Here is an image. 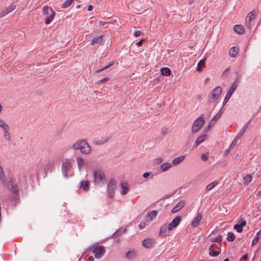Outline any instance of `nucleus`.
<instances>
[{
  "mask_svg": "<svg viewBox=\"0 0 261 261\" xmlns=\"http://www.w3.org/2000/svg\"><path fill=\"white\" fill-rule=\"evenodd\" d=\"M74 150H79L82 154H89L91 153L92 148L86 140H77L72 146Z\"/></svg>",
  "mask_w": 261,
  "mask_h": 261,
  "instance_id": "1",
  "label": "nucleus"
},
{
  "mask_svg": "<svg viewBox=\"0 0 261 261\" xmlns=\"http://www.w3.org/2000/svg\"><path fill=\"white\" fill-rule=\"evenodd\" d=\"M94 182L95 185L102 186L106 182V177L104 171L99 168L94 169L93 170Z\"/></svg>",
  "mask_w": 261,
  "mask_h": 261,
  "instance_id": "2",
  "label": "nucleus"
},
{
  "mask_svg": "<svg viewBox=\"0 0 261 261\" xmlns=\"http://www.w3.org/2000/svg\"><path fill=\"white\" fill-rule=\"evenodd\" d=\"M42 13L43 15L46 16L45 19V23L46 24H49L51 23L55 16V12L51 8L48 6H45L42 9Z\"/></svg>",
  "mask_w": 261,
  "mask_h": 261,
  "instance_id": "3",
  "label": "nucleus"
},
{
  "mask_svg": "<svg viewBox=\"0 0 261 261\" xmlns=\"http://www.w3.org/2000/svg\"><path fill=\"white\" fill-rule=\"evenodd\" d=\"M222 93V88L218 86L213 89L208 97V102L213 103L218 99Z\"/></svg>",
  "mask_w": 261,
  "mask_h": 261,
  "instance_id": "4",
  "label": "nucleus"
},
{
  "mask_svg": "<svg viewBox=\"0 0 261 261\" xmlns=\"http://www.w3.org/2000/svg\"><path fill=\"white\" fill-rule=\"evenodd\" d=\"M204 120L203 116H200L196 119L192 126L191 131L193 133L198 132L201 127L204 125Z\"/></svg>",
  "mask_w": 261,
  "mask_h": 261,
  "instance_id": "5",
  "label": "nucleus"
},
{
  "mask_svg": "<svg viewBox=\"0 0 261 261\" xmlns=\"http://www.w3.org/2000/svg\"><path fill=\"white\" fill-rule=\"evenodd\" d=\"M11 190L12 191V194L10 200L12 201L13 204H16L19 199L18 187L16 184L12 181L11 182Z\"/></svg>",
  "mask_w": 261,
  "mask_h": 261,
  "instance_id": "6",
  "label": "nucleus"
},
{
  "mask_svg": "<svg viewBox=\"0 0 261 261\" xmlns=\"http://www.w3.org/2000/svg\"><path fill=\"white\" fill-rule=\"evenodd\" d=\"M0 128L3 130L4 139L6 141H10L11 135L10 133V127L7 122L2 126H0Z\"/></svg>",
  "mask_w": 261,
  "mask_h": 261,
  "instance_id": "7",
  "label": "nucleus"
},
{
  "mask_svg": "<svg viewBox=\"0 0 261 261\" xmlns=\"http://www.w3.org/2000/svg\"><path fill=\"white\" fill-rule=\"evenodd\" d=\"M71 162L68 160H65L62 165V171L65 177H68V173L71 169Z\"/></svg>",
  "mask_w": 261,
  "mask_h": 261,
  "instance_id": "8",
  "label": "nucleus"
},
{
  "mask_svg": "<svg viewBox=\"0 0 261 261\" xmlns=\"http://www.w3.org/2000/svg\"><path fill=\"white\" fill-rule=\"evenodd\" d=\"M105 249L103 246H97L93 248V252L97 259H100L103 255Z\"/></svg>",
  "mask_w": 261,
  "mask_h": 261,
  "instance_id": "9",
  "label": "nucleus"
},
{
  "mask_svg": "<svg viewBox=\"0 0 261 261\" xmlns=\"http://www.w3.org/2000/svg\"><path fill=\"white\" fill-rule=\"evenodd\" d=\"M116 189V181L112 178L111 179L108 183V191L109 194V197L111 198H113Z\"/></svg>",
  "mask_w": 261,
  "mask_h": 261,
  "instance_id": "10",
  "label": "nucleus"
},
{
  "mask_svg": "<svg viewBox=\"0 0 261 261\" xmlns=\"http://www.w3.org/2000/svg\"><path fill=\"white\" fill-rule=\"evenodd\" d=\"M169 228V227L167 224H164L162 225L160 228L159 236L162 238L166 237L169 231H171V229Z\"/></svg>",
  "mask_w": 261,
  "mask_h": 261,
  "instance_id": "11",
  "label": "nucleus"
},
{
  "mask_svg": "<svg viewBox=\"0 0 261 261\" xmlns=\"http://www.w3.org/2000/svg\"><path fill=\"white\" fill-rule=\"evenodd\" d=\"M155 244V240L153 239L148 238L143 240L142 245L145 248H149Z\"/></svg>",
  "mask_w": 261,
  "mask_h": 261,
  "instance_id": "12",
  "label": "nucleus"
},
{
  "mask_svg": "<svg viewBox=\"0 0 261 261\" xmlns=\"http://www.w3.org/2000/svg\"><path fill=\"white\" fill-rule=\"evenodd\" d=\"M246 221L243 219H241L238 223L234 225L233 228L238 232H241L243 231V227L246 225Z\"/></svg>",
  "mask_w": 261,
  "mask_h": 261,
  "instance_id": "13",
  "label": "nucleus"
},
{
  "mask_svg": "<svg viewBox=\"0 0 261 261\" xmlns=\"http://www.w3.org/2000/svg\"><path fill=\"white\" fill-rule=\"evenodd\" d=\"M181 221V217L179 216H177L175 217L173 220L171 221V222L168 224L169 228L171 230H172L173 228L176 227L180 223Z\"/></svg>",
  "mask_w": 261,
  "mask_h": 261,
  "instance_id": "14",
  "label": "nucleus"
},
{
  "mask_svg": "<svg viewBox=\"0 0 261 261\" xmlns=\"http://www.w3.org/2000/svg\"><path fill=\"white\" fill-rule=\"evenodd\" d=\"M202 219V215L200 213H197L196 216L194 219L193 221L191 222V226L192 227L195 228L198 226Z\"/></svg>",
  "mask_w": 261,
  "mask_h": 261,
  "instance_id": "15",
  "label": "nucleus"
},
{
  "mask_svg": "<svg viewBox=\"0 0 261 261\" xmlns=\"http://www.w3.org/2000/svg\"><path fill=\"white\" fill-rule=\"evenodd\" d=\"M255 19V15L253 12H251L248 13L247 15L246 19H245V25L246 26L250 28V24H251V21Z\"/></svg>",
  "mask_w": 261,
  "mask_h": 261,
  "instance_id": "16",
  "label": "nucleus"
},
{
  "mask_svg": "<svg viewBox=\"0 0 261 261\" xmlns=\"http://www.w3.org/2000/svg\"><path fill=\"white\" fill-rule=\"evenodd\" d=\"M186 202L184 200L180 201L172 209L171 213H175L180 210L185 205Z\"/></svg>",
  "mask_w": 261,
  "mask_h": 261,
  "instance_id": "17",
  "label": "nucleus"
},
{
  "mask_svg": "<svg viewBox=\"0 0 261 261\" xmlns=\"http://www.w3.org/2000/svg\"><path fill=\"white\" fill-rule=\"evenodd\" d=\"M208 138V136L206 135H203L198 137L194 145V147L197 148L200 144H201L204 141Z\"/></svg>",
  "mask_w": 261,
  "mask_h": 261,
  "instance_id": "18",
  "label": "nucleus"
},
{
  "mask_svg": "<svg viewBox=\"0 0 261 261\" xmlns=\"http://www.w3.org/2000/svg\"><path fill=\"white\" fill-rule=\"evenodd\" d=\"M120 186L121 189L120 193L121 195L122 196L126 195L129 189L128 186V184L126 182H122L120 183Z\"/></svg>",
  "mask_w": 261,
  "mask_h": 261,
  "instance_id": "19",
  "label": "nucleus"
},
{
  "mask_svg": "<svg viewBox=\"0 0 261 261\" xmlns=\"http://www.w3.org/2000/svg\"><path fill=\"white\" fill-rule=\"evenodd\" d=\"M103 35H100L99 36L93 38L92 39L91 44L92 45H95L96 44L99 45L103 41Z\"/></svg>",
  "mask_w": 261,
  "mask_h": 261,
  "instance_id": "20",
  "label": "nucleus"
},
{
  "mask_svg": "<svg viewBox=\"0 0 261 261\" xmlns=\"http://www.w3.org/2000/svg\"><path fill=\"white\" fill-rule=\"evenodd\" d=\"M90 182L88 180H82L80 182V188L85 191H88L89 189Z\"/></svg>",
  "mask_w": 261,
  "mask_h": 261,
  "instance_id": "21",
  "label": "nucleus"
},
{
  "mask_svg": "<svg viewBox=\"0 0 261 261\" xmlns=\"http://www.w3.org/2000/svg\"><path fill=\"white\" fill-rule=\"evenodd\" d=\"M172 167V163L166 162L161 164L160 169L162 172H166Z\"/></svg>",
  "mask_w": 261,
  "mask_h": 261,
  "instance_id": "22",
  "label": "nucleus"
},
{
  "mask_svg": "<svg viewBox=\"0 0 261 261\" xmlns=\"http://www.w3.org/2000/svg\"><path fill=\"white\" fill-rule=\"evenodd\" d=\"M76 162L78 166V168L79 170L81 171L83 169L84 166H85V160L82 158L78 157L76 158Z\"/></svg>",
  "mask_w": 261,
  "mask_h": 261,
  "instance_id": "23",
  "label": "nucleus"
},
{
  "mask_svg": "<svg viewBox=\"0 0 261 261\" xmlns=\"http://www.w3.org/2000/svg\"><path fill=\"white\" fill-rule=\"evenodd\" d=\"M137 256V252L135 250H129L126 252L125 256L129 259H132L136 257Z\"/></svg>",
  "mask_w": 261,
  "mask_h": 261,
  "instance_id": "24",
  "label": "nucleus"
},
{
  "mask_svg": "<svg viewBox=\"0 0 261 261\" xmlns=\"http://www.w3.org/2000/svg\"><path fill=\"white\" fill-rule=\"evenodd\" d=\"M238 52H239V49L236 46L231 47L229 50V56L233 58L237 57V54H238Z\"/></svg>",
  "mask_w": 261,
  "mask_h": 261,
  "instance_id": "25",
  "label": "nucleus"
},
{
  "mask_svg": "<svg viewBox=\"0 0 261 261\" xmlns=\"http://www.w3.org/2000/svg\"><path fill=\"white\" fill-rule=\"evenodd\" d=\"M238 82L237 81H234L231 85V87L229 88V90L228 91V93L230 94L231 95L233 94L234 92L237 89L238 87Z\"/></svg>",
  "mask_w": 261,
  "mask_h": 261,
  "instance_id": "26",
  "label": "nucleus"
},
{
  "mask_svg": "<svg viewBox=\"0 0 261 261\" xmlns=\"http://www.w3.org/2000/svg\"><path fill=\"white\" fill-rule=\"evenodd\" d=\"M233 30L234 32L240 34H242L244 32V27L241 25H235L233 28Z\"/></svg>",
  "mask_w": 261,
  "mask_h": 261,
  "instance_id": "27",
  "label": "nucleus"
},
{
  "mask_svg": "<svg viewBox=\"0 0 261 261\" xmlns=\"http://www.w3.org/2000/svg\"><path fill=\"white\" fill-rule=\"evenodd\" d=\"M185 155L179 156L176 157L175 159H174L173 160V161H172V163L174 165H178V164H179L181 162H182L184 161V160L185 159Z\"/></svg>",
  "mask_w": 261,
  "mask_h": 261,
  "instance_id": "28",
  "label": "nucleus"
},
{
  "mask_svg": "<svg viewBox=\"0 0 261 261\" xmlns=\"http://www.w3.org/2000/svg\"><path fill=\"white\" fill-rule=\"evenodd\" d=\"M260 239H261V230H259L258 232H257V233L254 237V238L252 242L251 245L254 246L255 244H256L258 242L259 240Z\"/></svg>",
  "mask_w": 261,
  "mask_h": 261,
  "instance_id": "29",
  "label": "nucleus"
},
{
  "mask_svg": "<svg viewBox=\"0 0 261 261\" xmlns=\"http://www.w3.org/2000/svg\"><path fill=\"white\" fill-rule=\"evenodd\" d=\"M161 73L164 76H168L171 74V70L167 67H163L161 69Z\"/></svg>",
  "mask_w": 261,
  "mask_h": 261,
  "instance_id": "30",
  "label": "nucleus"
},
{
  "mask_svg": "<svg viewBox=\"0 0 261 261\" xmlns=\"http://www.w3.org/2000/svg\"><path fill=\"white\" fill-rule=\"evenodd\" d=\"M158 212L155 210H153L148 213V217L150 221L153 220L157 216Z\"/></svg>",
  "mask_w": 261,
  "mask_h": 261,
  "instance_id": "31",
  "label": "nucleus"
},
{
  "mask_svg": "<svg viewBox=\"0 0 261 261\" xmlns=\"http://www.w3.org/2000/svg\"><path fill=\"white\" fill-rule=\"evenodd\" d=\"M218 184V182L217 181H214V182L208 184L206 187V190L207 191H211L216 186H217Z\"/></svg>",
  "mask_w": 261,
  "mask_h": 261,
  "instance_id": "32",
  "label": "nucleus"
},
{
  "mask_svg": "<svg viewBox=\"0 0 261 261\" xmlns=\"http://www.w3.org/2000/svg\"><path fill=\"white\" fill-rule=\"evenodd\" d=\"M205 60H206L205 58V59H203L199 61V62L198 63V66H197V70L199 71H201L202 70V66L203 65L205 64Z\"/></svg>",
  "mask_w": 261,
  "mask_h": 261,
  "instance_id": "33",
  "label": "nucleus"
},
{
  "mask_svg": "<svg viewBox=\"0 0 261 261\" xmlns=\"http://www.w3.org/2000/svg\"><path fill=\"white\" fill-rule=\"evenodd\" d=\"M243 178H244V184L245 185H247L248 184L249 182H251V180H252V177L251 176V175H246L245 176H244L243 177Z\"/></svg>",
  "mask_w": 261,
  "mask_h": 261,
  "instance_id": "34",
  "label": "nucleus"
},
{
  "mask_svg": "<svg viewBox=\"0 0 261 261\" xmlns=\"http://www.w3.org/2000/svg\"><path fill=\"white\" fill-rule=\"evenodd\" d=\"M247 126H245L243 127L240 130V132L238 133V134L237 135L236 137L237 139H240L241 137L243 135V134L245 133L246 129Z\"/></svg>",
  "mask_w": 261,
  "mask_h": 261,
  "instance_id": "35",
  "label": "nucleus"
},
{
  "mask_svg": "<svg viewBox=\"0 0 261 261\" xmlns=\"http://www.w3.org/2000/svg\"><path fill=\"white\" fill-rule=\"evenodd\" d=\"M72 1L73 0H66L62 4V7L63 8H66L69 7L71 5Z\"/></svg>",
  "mask_w": 261,
  "mask_h": 261,
  "instance_id": "36",
  "label": "nucleus"
},
{
  "mask_svg": "<svg viewBox=\"0 0 261 261\" xmlns=\"http://www.w3.org/2000/svg\"><path fill=\"white\" fill-rule=\"evenodd\" d=\"M15 6H14V5L10 6V7L7 8L4 11V13H5L4 14H8L9 13H10V12H12V11H13L15 9Z\"/></svg>",
  "mask_w": 261,
  "mask_h": 261,
  "instance_id": "37",
  "label": "nucleus"
},
{
  "mask_svg": "<svg viewBox=\"0 0 261 261\" xmlns=\"http://www.w3.org/2000/svg\"><path fill=\"white\" fill-rule=\"evenodd\" d=\"M235 239V236L233 233L229 232L227 234V240L229 241H233Z\"/></svg>",
  "mask_w": 261,
  "mask_h": 261,
  "instance_id": "38",
  "label": "nucleus"
},
{
  "mask_svg": "<svg viewBox=\"0 0 261 261\" xmlns=\"http://www.w3.org/2000/svg\"><path fill=\"white\" fill-rule=\"evenodd\" d=\"M163 159L162 158L159 157L154 159L153 160V163L155 165H158L161 164L163 162Z\"/></svg>",
  "mask_w": 261,
  "mask_h": 261,
  "instance_id": "39",
  "label": "nucleus"
},
{
  "mask_svg": "<svg viewBox=\"0 0 261 261\" xmlns=\"http://www.w3.org/2000/svg\"><path fill=\"white\" fill-rule=\"evenodd\" d=\"M210 255L212 256H217L219 255V252L212 249V247L210 248Z\"/></svg>",
  "mask_w": 261,
  "mask_h": 261,
  "instance_id": "40",
  "label": "nucleus"
},
{
  "mask_svg": "<svg viewBox=\"0 0 261 261\" xmlns=\"http://www.w3.org/2000/svg\"><path fill=\"white\" fill-rule=\"evenodd\" d=\"M221 114L219 113H217L216 116H215L210 121L213 123H215L217 120L220 117Z\"/></svg>",
  "mask_w": 261,
  "mask_h": 261,
  "instance_id": "41",
  "label": "nucleus"
},
{
  "mask_svg": "<svg viewBox=\"0 0 261 261\" xmlns=\"http://www.w3.org/2000/svg\"><path fill=\"white\" fill-rule=\"evenodd\" d=\"M222 236L220 235L217 237L216 238L212 239L211 241L213 242H219L222 240Z\"/></svg>",
  "mask_w": 261,
  "mask_h": 261,
  "instance_id": "42",
  "label": "nucleus"
},
{
  "mask_svg": "<svg viewBox=\"0 0 261 261\" xmlns=\"http://www.w3.org/2000/svg\"><path fill=\"white\" fill-rule=\"evenodd\" d=\"M231 96L232 95H231L230 94H228V93L226 94V95L225 96L223 100V105H225L227 103Z\"/></svg>",
  "mask_w": 261,
  "mask_h": 261,
  "instance_id": "43",
  "label": "nucleus"
},
{
  "mask_svg": "<svg viewBox=\"0 0 261 261\" xmlns=\"http://www.w3.org/2000/svg\"><path fill=\"white\" fill-rule=\"evenodd\" d=\"M239 140V139H237V138L236 137L232 142L231 143L230 148H233L237 144L238 141Z\"/></svg>",
  "mask_w": 261,
  "mask_h": 261,
  "instance_id": "44",
  "label": "nucleus"
},
{
  "mask_svg": "<svg viewBox=\"0 0 261 261\" xmlns=\"http://www.w3.org/2000/svg\"><path fill=\"white\" fill-rule=\"evenodd\" d=\"M109 80V77H105V78L101 79V80H99L98 81H97V84H100L101 83H102L108 81Z\"/></svg>",
  "mask_w": 261,
  "mask_h": 261,
  "instance_id": "45",
  "label": "nucleus"
},
{
  "mask_svg": "<svg viewBox=\"0 0 261 261\" xmlns=\"http://www.w3.org/2000/svg\"><path fill=\"white\" fill-rule=\"evenodd\" d=\"M201 159L203 161H206L208 160V157L207 154H202L201 156Z\"/></svg>",
  "mask_w": 261,
  "mask_h": 261,
  "instance_id": "46",
  "label": "nucleus"
},
{
  "mask_svg": "<svg viewBox=\"0 0 261 261\" xmlns=\"http://www.w3.org/2000/svg\"><path fill=\"white\" fill-rule=\"evenodd\" d=\"M145 226H146L145 222H141L140 224H139V227L140 229H142L145 228Z\"/></svg>",
  "mask_w": 261,
  "mask_h": 261,
  "instance_id": "47",
  "label": "nucleus"
},
{
  "mask_svg": "<svg viewBox=\"0 0 261 261\" xmlns=\"http://www.w3.org/2000/svg\"><path fill=\"white\" fill-rule=\"evenodd\" d=\"M151 174V172H145L144 173H143V177L144 178H147L149 175H150Z\"/></svg>",
  "mask_w": 261,
  "mask_h": 261,
  "instance_id": "48",
  "label": "nucleus"
},
{
  "mask_svg": "<svg viewBox=\"0 0 261 261\" xmlns=\"http://www.w3.org/2000/svg\"><path fill=\"white\" fill-rule=\"evenodd\" d=\"M141 34V32L140 31L137 30L134 32V35L135 37H138V36H140Z\"/></svg>",
  "mask_w": 261,
  "mask_h": 261,
  "instance_id": "49",
  "label": "nucleus"
},
{
  "mask_svg": "<svg viewBox=\"0 0 261 261\" xmlns=\"http://www.w3.org/2000/svg\"><path fill=\"white\" fill-rule=\"evenodd\" d=\"M114 62H112L110 63V64H109L108 65H106V66H105L103 67V69H108V68L113 66L114 65Z\"/></svg>",
  "mask_w": 261,
  "mask_h": 261,
  "instance_id": "50",
  "label": "nucleus"
},
{
  "mask_svg": "<svg viewBox=\"0 0 261 261\" xmlns=\"http://www.w3.org/2000/svg\"><path fill=\"white\" fill-rule=\"evenodd\" d=\"M6 122L0 116V126H2L3 124L6 123Z\"/></svg>",
  "mask_w": 261,
  "mask_h": 261,
  "instance_id": "51",
  "label": "nucleus"
},
{
  "mask_svg": "<svg viewBox=\"0 0 261 261\" xmlns=\"http://www.w3.org/2000/svg\"><path fill=\"white\" fill-rule=\"evenodd\" d=\"M214 123H213V122H211V121H210V123H209V124H208V126H207V127H208V128L206 129V131H208V130H209V129H210V128L212 126H213V125H214Z\"/></svg>",
  "mask_w": 261,
  "mask_h": 261,
  "instance_id": "52",
  "label": "nucleus"
},
{
  "mask_svg": "<svg viewBox=\"0 0 261 261\" xmlns=\"http://www.w3.org/2000/svg\"><path fill=\"white\" fill-rule=\"evenodd\" d=\"M229 70V69L228 68H226L223 72V75H226L227 73L228 72Z\"/></svg>",
  "mask_w": 261,
  "mask_h": 261,
  "instance_id": "53",
  "label": "nucleus"
},
{
  "mask_svg": "<svg viewBox=\"0 0 261 261\" xmlns=\"http://www.w3.org/2000/svg\"><path fill=\"white\" fill-rule=\"evenodd\" d=\"M142 44H143V40H140V41H139V42H138L136 43V45H137V46H141V45H142Z\"/></svg>",
  "mask_w": 261,
  "mask_h": 261,
  "instance_id": "54",
  "label": "nucleus"
},
{
  "mask_svg": "<svg viewBox=\"0 0 261 261\" xmlns=\"http://www.w3.org/2000/svg\"><path fill=\"white\" fill-rule=\"evenodd\" d=\"M106 24V22H103V21H100V22H99V26H100V27H103V26H104Z\"/></svg>",
  "mask_w": 261,
  "mask_h": 261,
  "instance_id": "55",
  "label": "nucleus"
},
{
  "mask_svg": "<svg viewBox=\"0 0 261 261\" xmlns=\"http://www.w3.org/2000/svg\"><path fill=\"white\" fill-rule=\"evenodd\" d=\"M210 81V79L208 77L206 78L204 80V84H208Z\"/></svg>",
  "mask_w": 261,
  "mask_h": 261,
  "instance_id": "56",
  "label": "nucleus"
},
{
  "mask_svg": "<svg viewBox=\"0 0 261 261\" xmlns=\"http://www.w3.org/2000/svg\"><path fill=\"white\" fill-rule=\"evenodd\" d=\"M93 10V6L92 5H89L88 7V11H91Z\"/></svg>",
  "mask_w": 261,
  "mask_h": 261,
  "instance_id": "57",
  "label": "nucleus"
},
{
  "mask_svg": "<svg viewBox=\"0 0 261 261\" xmlns=\"http://www.w3.org/2000/svg\"><path fill=\"white\" fill-rule=\"evenodd\" d=\"M104 70H105V69H103V68H101V69H97V70H96V73H99V72H100Z\"/></svg>",
  "mask_w": 261,
  "mask_h": 261,
  "instance_id": "58",
  "label": "nucleus"
},
{
  "mask_svg": "<svg viewBox=\"0 0 261 261\" xmlns=\"http://www.w3.org/2000/svg\"><path fill=\"white\" fill-rule=\"evenodd\" d=\"M89 261H94V258L93 256H90L89 258Z\"/></svg>",
  "mask_w": 261,
  "mask_h": 261,
  "instance_id": "59",
  "label": "nucleus"
},
{
  "mask_svg": "<svg viewBox=\"0 0 261 261\" xmlns=\"http://www.w3.org/2000/svg\"><path fill=\"white\" fill-rule=\"evenodd\" d=\"M117 233H118V231L116 232L114 234V237H117L118 236V234H117Z\"/></svg>",
  "mask_w": 261,
  "mask_h": 261,
  "instance_id": "60",
  "label": "nucleus"
},
{
  "mask_svg": "<svg viewBox=\"0 0 261 261\" xmlns=\"http://www.w3.org/2000/svg\"><path fill=\"white\" fill-rule=\"evenodd\" d=\"M80 8H81V5H77V6H76V8H77V9Z\"/></svg>",
  "mask_w": 261,
  "mask_h": 261,
  "instance_id": "61",
  "label": "nucleus"
},
{
  "mask_svg": "<svg viewBox=\"0 0 261 261\" xmlns=\"http://www.w3.org/2000/svg\"><path fill=\"white\" fill-rule=\"evenodd\" d=\"M224 261H229L228 258H225Z\"/></svg>",
  "mask_w": 261,
  "mask_h": 261,
  "instance_id": "62",
  "label": "nucleus"
},
{
  "mask_svg": "<svg viewBox=\"0 0 261 261\" xmlns=\"http://www.w3.org/2000/svg\"><path fill=\"white\" fill-rule=\"evenodd\" d=\"M200 98V95H199V96H198V98Z\"/></svg>",
  "mask_w": 261,
  "mask_h": 261,
  "instance_id": "63",
  "label": "nucleus"
},
{
  "mask_svg": "<svg viewBox=\"0 0 261 261\" xmlns=\"http://www.w3.org/2000/svg\"><path fill=\"white\" fill-rule=\"evenodd\" d=\"M243 257L244 258H246V256H244Z\"/></svg>",
  "mask_w": 261,
  "mask_h": 261,
  "instance_id": "64",
  "label": "nucleus"
}]
</instances>
